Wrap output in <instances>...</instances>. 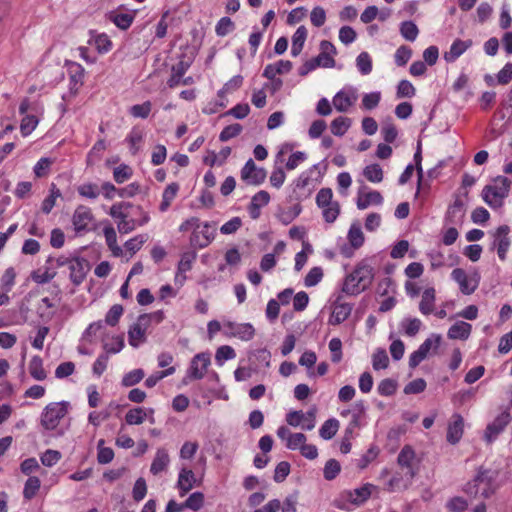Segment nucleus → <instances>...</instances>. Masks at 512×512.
Listing matches in <instances>:
<instances>
[{
  "instance_id": "obj_1",
  "label": "nucleus",
  "mask_w": 512,
  "mask_h": 512,
  "mask_svg": "<svg viewBox=\"0 0 512 512\" xmlns=\"http://www.w3.org/2000/svg\"><path fill=\"white\" fill-rule=\"evenodd\" d=\"M374 279V269L367 260L360 261L346 276L342 291L348 295H358L366 290Z\"/></svg>"
},
{
  "instance_id": "obj_2",
  "label": "nucleus",
  "mask_w": 512,
  "mask_h": 512,
  "mask_svg": "<svg viewBox=\"0 0 512 512\" xmlns=\"http://www.w3.org/2000/svg\"><path fill=\"white\" fill-rule=\"evenodd\" d=\"M498 475L497 470L480 467L473 483H468L465 491L469 494L480 493L484 498H488L495 492L494 483Z\"/></svg>"
},
{
  "instance_id": "obj_3",
  "label": "nucleus",
  "mask_w": 512,
  "mask_h": 512,
  "mask_svg": "<svg viewBox=\"0 0 512 512\" xmlns=\"http://www.w3.org/2000/svg\"><path fill=\"white\" fill-rule=\"evenodd\" d=\"M493 184L486 185L482 190V198L491 208H499L508 196L511 181L505 176H497Z\"/></svg>"
},
{
  "instance_id": "obj_4",
  "label": "nucleus",
  "mask_w": 512,
  "mask_h": 512,
  "mask_svg": "<svg viewBox=\"0 0 512 512\" xmlns=\"http://www.w3.org/2000/svg\"><path fill=\"white\" fill-rule=\"evenodd\" d=\"M69 407L67 401L49 403L41 413V425L46 430H54L68 413Z\"/></svg>"
},
{
  "instance_id": "obj_5",
  "label": "nucleus",
  "mask_w": 512,
  "mask_h": 512,
  "mask_svg": "<svg viewBox=\"0 0 512 512\" xmlns=\"http://www.w3.org/2000/svg\"><path fill=\"white\" fill-rule=\"evenodd\" d=\"M215 236V224L211 222H205L201 231L198 229L193 230L189 241L190 246L195 249L206 248L214 240Z\"/></svg>"
},
{
  "instance_id": "obj_6",
  "label": "nucleus",
  "mask_w": 512,
  "mask_h": 512,
  "mask_svg": "<svg viewBox=\"0 0 512 512\" xmlns=\"http://www.w3.org/2000/svg\"><path fill=\"white\" fill-rule=\"evenodd\" d=\"M509 232H510L509 226L501 225L492 234L493 241L491 243L490 250L493 251L496 249L498 257L502 261H504L506 259V254L511 245V240L508 236Z\"/></svg>"
},
{
  "instance_id": "obj_7",
  "label": "nucleus",
  "mask_w": 512,
  "mask_h": 512,
  "mask_svg": "<svg viewBox=\"0 0 512 512\" xmlns=\"http://www.w3.org/2000/svg\"><path fill=\"white\" fill-rule=\"evenodd\" d=\"M240 176L247 185L259 186L265 181L267 173L264 168L257 167L253 159H249L242 167Z\"/></svg>"
},
{
  "instance_id": "obj_8",
  "label": "nucleus",
  "mask_w": 512,
  "mask_h": 512,
  "mask_svg": "<svg viewBox=\"0 0 512 512\" xmlns=\"http://www.w3.org/2000/svg\"><path fill=\"white\" fill-rule=\"evenodd\" d=\"M211 363L210 354L209 353H198L196 354L191 362L190 366L187 370V375L184 379L186 383V379L190 380H200L205 376L208 366Z\"/></svg>"
},
{
  "instance_id": "obj_9",
  "label": "nucleus",
  "mask_w": 512,
  "mask_h": 512,
  "mask_svg": "<svg viewBox=\"0 0 512 512\" xmlns=\"http://www.w3.org/2000/svg\"><path fill=\"white\" fill-rule=\"evenodd\" d=\"M224 334L242 341H250L255 336V329L251 323H236L227 321L223 324Z\"/></svg>"
},
{
  "instance_id": "obj_10",
  "label": "nucleus",
  "mask_w": 512,
  "mask_h": 512,
  "mask_svg": "<svg viewBox=\"0 0 512 512\" xmlns=\"http://www.w3.org/2000/svg\"><path fill=\"white\" fill-rule=\"evenodd\" d=\"M149 327V317L140 315L137 322L130 326L128 330V341L132 347L137 348L146 341V330Z\"/></svg>"
},
{
  "instance_id": "obj_11",
  "label": "nucleus",
  "mask_w": 512,
  "mask_h": 512,
  "mask_svg": "<svg viewBox=\"0 0 512 512\" xmlns=\"http://www.w3.org/2000/svg\"><path fill=\"white\" fill-rule=\"evenodd\" d=\"M451 278L459 284L461 292L465 295L472 294L477 289L480 280L477 272L471 278H468L466 272L461 268L454 269Z\"/></svg>"
},
{
  "instance_id": "obj_12",
  "label": "nucleus",
  "mask_w": 512,
  "mask_h": 512,
  "mask_svg": "<svg viewBox=\"0 0 512 512\" xmlns=\"http://www.w3.org/2000/svg\"><path fill=\"white\" fill-rule=\"evenodd\" d=\"M347 238L350 243V247L343 246L341 248V254L346 258H350L353 256L354 250L359 249L365 241V237L359 222H354L351 224Z\"/></svg>"
},
{
  "instance_id": "obj_13",
  "label": "nucleus",
  "mask_w": 512,
  "mask_h": 512,
  "mask_svg": "<svg viewBox=\"0 0 512 512\" xmlns=\"http://www.w3.org/2000/svg\"><path fill=\"white\" fill-rule=\"evenodd\" d=\"M69 278L75 286H79L86 278L87 273L90 270V264L88 260L81 257H73L70 266Z\"/></svg>"
},
{
  "instance_id": "obj_14",
  "label": "nucleus",
  "mask_w": 512,
  "mask_h": 512,
  "mask_svg": "<svg viewBox=\"0 0 512 512\" xmlns=\"http://www.w3.org/2000/svg\"><path fill=\"white\" fill-rule=\"evenodd\" d=\"M511 417L508 412L500 413L492 423L488 424L485 430V439L488 443L493 442L498 435L505 429L510 422Z\"/></svg>"
},
{
  "instance_id": "obj_15",
  "label": "nucleus",
  "mask_w": 512,
  "mask_h": 512,
  "mask_svg": "<svg viewBox=\"0 0 512 512\" xmlns=\"http://www.w3.org/2000/svg\"><path fill=\"white\" fill-rule=\"evenodd\" d=\"M342 296H338L332 307V314L329 318V324L338 325L344 322L351 314L353 306L341 301Z\"/></svg>"
},
{
  "instance_id": "obj_16",
  "label": "nucleus",
  "mask_w": 512,
  "mask_h": 512,
  "mask_svg": "<svg viewBox=\"0 0 512 512\" xmlns=\"http://www.w3.org/2000/svg\"><path fill=\"white\" fill-rule=\"evenodd\" d=\"M415 474L414 469H408L407 471L402 470L401 472L395 473L388 483L390 490H405L409 488Z\"/></svg>"
},
{
  "instance_id": "obj_17",
  "label": "nucleus",
  "mask_w": 512,
  "mask_h": 512,
  "mask_svg": "<svg viewBox=\"0 0 512 512\" xmlns=\"http://www.w3.org/2000/svg\"><path fill=\"white\" fill-rule=\"evenodd\" d=\"M93 215L90 208L80 205L74 211L72 222L76 232L86 231L89 223L92 221Z\"/></svg>"
},
{
  "instance_id": "obj_18",
  "label": "nucleus",
  "mask_w": 512,
  "mask_h": 512,
  "mask_svg": "<svg viewBox=\"0 0 512 512\" xmlns=\"http://www.w3.org/2000/svg\"><path fill=\"white\" fill-rule=\"evenodd\" d=\"M196 477L194 472L188 468H182L179 472L177 488L181 497L186 495L195 485Z\"/></svg>"
},
{
  "instance_id": "obj_19",
  "label": "nucleus",
  "mask_w": 512,
  "mask_h": 512,
  "mask_svg": "<svg viewBox=\"0 0 512 512\" xmlns=\"http://www.w3.org/2000/svg\"><path fill=\"white\" fill-rule=\"evenodd\" d=\"M357 100V96L353 91L347 92L341 90L336 93L333 97V105L335 109L339 112H347L349 108L355 103Z\"/></svg>"
},
{
  "instance_id": "obj_20",
  "label": "nucleus",
  "mask_w": 512,
  "mask_h": 512,
  "mask_svg": "<svg viewBox=\"0 0 512 512\" xmlns=\"http://www.w3.org/2000/svg\"><path fill=\"white\" fill-rule=\"evenodd\" d=\"M464 420L459 414L453 415V421L449 423L447 430V441L450 444H456L460 441L463 435Z\"/></svg>"
},
{
  "instance_id": "obj_21",
  "label": "nucleus",
  "mask_w": 512,
  "mask_h": 512,
  "mask_svg": "<svg viewBox=\"0 0 512 512\" xmlns=\"http://www.w3.org/2000/svg\"><path fill=\"white\" fill-rule=\"evenodd\" d=\"M309 182H310L309 175L302 173L294 182L293 190L288 197L289 201L290 202H293V201L299 202L302 199L306 198L310 194V192L306 193V192H303L302 190H304L306 188V186L309 184Z\"/></svg>"
},
{
  "instance_id": "obj_22",
  "label": "nucleus",
  "mask_w": 512,
  "mask_h": 512,
  "mask_svg": "<svg viewBox=\"0 0 512 512\" xmlns=\"http://www.w3.org/2000/svg\"><path fill=\"white\" fill-rule=\"evenodd\" d=\"M134 18L135 12L123 13L119 11H111L107 14V19L121 30H127L133 23Z\"/></svg>"
},
{
  "instance_id": "obj_23",
  "label": "nucleus",
  "mask_w": 512,
  "mask_h": 512,
  "mask_svg": "<svg viewBox=\"0 0 512 512\" xmlns=\"http://www.w3.org/2000/svg\"><path fill=\"white\" fill-rule=\"evenodd\" d=\"M473 42L472 40H460V39H456L451 47H450V50L449 52H446L444 54V59L447 61V62H453L455 61L458 57H460L468 48H470L472 46Z\"/></svg>"
},
{
  "instance_id": "obj_24",
  "label": "nucleus",
  "mask_w": 512,
  "mask_h": 512,
  "mask_svg": "<svg viewBox=\"0 0 512 512\" xmlns=\"http://www.w3.org/2000/svg\"><path fill=\"white\" fill-rule=\"evenodd\" d=\"M471 330V324L464 321H458L449 328L447 336L450 339L466 340L470 336Z\"/></svg>"
},
{
  "instance_id": "obj_25",
  "label": "nucleus",
  "mask_w": 512,
  "mask_h": 512,
  "mask_svg": "<svg viewBox=\"0 0 512 512\" xmlns=\"http://www.w3.org/2000/svg\"><path fill=\"white\" fill-rule=\"evenodd\" d=\"M464 216V203L461 199L457 198L452 205L449 206L445 221L450 224L459 223Z\"/></svg>"
},
{
  "instance_id": "obj_26",
  "label": "nucleus",
  "mask_w": 512,
  "mask_h": 512,
  "mask_svg": "<svg viewBox=\"0 0 512 512\" xmlns=\"http://www.w3.org/2000/svg\"><path fill=\"white\" fill-rule=\"evenodd\" d=\"M308 31L305 26H299L295 33L292 36V47H291V55L293 57H297L305 44V41L307 39Z\"/></svg>"
},
{
  "instance_id": "obj_27",
  "label": "nucleus",
  "mask_w": 512,
  "mask_h": 512,
  "mask_svg": "<svg viewBox=\"0 0 512 512\" xmlns=\"http://www.w3.org/2000/svg\"><path fill=\"white\" fill-rule=\"evenodd\" d=\"M374 488V485L367 483L360 488H356L352 491H349L348 499L353 504H362L370 497L371 492Z\"/></svg>"
},
{
  "instance_id": "obj_28",
  "label": "nucleus",
  "mask_w": 512,
  "mask_h": 512,
  "mask_svg": "<svg viewBox=\"0 0 512 512\" xmlns=\"http://www.w3.org/2000/svg\"><path fill=\"white\" fill-rule=\"evenodd\" d=\"M190 67V64L185 61H179L177 64L173 65L171 68V76L167 81V85L169 88H175L177 87L181 80L183 75L186 73L188 68Z\"/></svg>"
},
{
  "instance_id": "obj_29",
  "label": "nucleus",
  "mask_w": 512,
  "mask_h": 512,
  "mask_svg": "<svg viewBox=\"0 0 512 512\" xmlns=\"http://www.w3.org/2000/svg\"><path fill=\"white\" fill-rule=\"evenodd\" d=\"M383 202V197L378 191H370L364 195H359L357 198V208L360 210H364L368 208L370 205H380Z\"/></svg>"
},
{
  "instance_id": "obj_30",
  "label": "nucleus",
  "mask_w": 512,
  "mask_h": 512,
  "mask_svg": "<svg viewBox=\"0 0 512 512\" xmlns=\"http://www.w3.org/2000/svg\"><path fill=\"white\" fill-rule=\"evenodd\" d=\"M170 462L169 455L165 449H158L152 461L150 472L157 475L164 471Z\"/></svg>"
},
{
  "instance_id": "obj_31",
  "label": "nucleus",
  "mask_w": 512,
  "mask_h": 512,
  "mask_svg": "<svg viewBox=\"0 0 512 512\" xmlns=\"http://www.w3.org/2000/svg\"><path fill=\"white\" fill-rule=\"evenodd\" d=\"M435 302V289L427 288L422 294V299L419 304V310L424 315H429L433 312Z\"/></svg>"
},
{
  "instance_id": "obj_32",
  "label": "nucleus",
  "mask_w": 512,
  "mask_h": 512,
  "mask_svg": "<svg viewBox=\"0 0 512 512\" xmlns=\"http://www.w3.org/2000/svg\"><path fill=\"white\" fill-rule=\"evenodd\" d=\"M29 373L37 381L46 379L47 374L43 368V360L40 356H33L29 363Z\"/></svg>"
},
{
  "instance_id": "obj_33",
  "label": "nucleus",
  "mask_w": 512,
  "mask_h": 512,
  "mask_svg": "<svg viewBox=\"0 0 512 512\" xmlns=\"http://www.w3.org/2000/svg\"><path fill=\"white\" fill-rule=\"evenodd\" d=\"M103 232L106 244L112 251L113 255L116 257L122 256L123 251L117 244V235L115 229L112 226H108L104 228Z\"/></svg>"
},
{
  "instance_id": "obj_34",
  "label": "nucleus",
  "mask_w": 512,
  "mask_h": 512,
  "mask_svg": "<svg viewBox=\"0 0 512 512\" xmlns=\"http://www.w3.org/2000/svg\"><path fill=\"white\" fill-rule=\"evenodd\" d=\"M352 121L348 117L339 116L335 118L330 125L331 132L335 136H343L351 127Z\"/></svg>"
},
{
  "instance_id": "obj_35",
  "label": "nucleus",
  "mask_w": 512,
  "mask_h": 512,
  "mask_svg": "<svg viewBox=\"0 0 512 512\" xmlns=\"http://www.w3.org/2000/svg\"><path fill=\"white\" fill-rule=\"evenodd\" d=\"M339 429V421L335 418L326 420L319 429V435L324 440L333 438Z\"/></svg>"
},
{
  "instance_id": "obj_36",
  "label": "nucleus",
  "mask_w": 512,
  "mask_h": 512,
  "mask_svg": "<svg viewBox=\"0 0 512 512\" xmlns=\"http://www.w3.org/2000/svg\"><path fill=\"white\" fill-rule=\"evenodd\" d=\"M414 457V450L410 446H404L397 457V462L401 466V470L407 471L408 469H413L412 461Z\"/></svg>"
},
{
  "instance_id": "obj_37",
  "label": "nucleus",
  "mask_w": 512,
  "mask_h": 512,
  "mask_svg": "<svg viewBox=\"0 0 512 512\" xmlns=\"http://www.w3.org/2000/svg\"><path fill=\"white\" fill-rule=\"evenodd\" d=\"M147 413L144 408L136 407L130 409L125 415V421L129 425H140L144 422Z\"/></svg>"
},
{
  "instance_id": "obj_38",
  "label": "nucleus",
  "mask_w": 512,
  "mask_h": 512,
  "mask_svg": "<svg viewBox=\"0 0 512 512\" xmlns=\"http://www.w3.org/2000/svg\"><path fill=\"white\" fill-rule=\"evenodd\" d=\"M400 34L407 41L413 42L419 34V29L413 21H404L400 25Z\"/></svg>"
},
{
  "instance_id": "obj_39",
  "label": "nucleus",
  "mask_w": 512,
  "mask_h": 512,
  "mask_svg": "<svg viewBox=\"0 0 512 512\" xmlns=\"http://www.w3.org/2000/svg\"><path fill=\"white\" fill-rule=\"evenodd\" d=\"M363 175L373 183H379L383 180V170L379 164H371L364 168Z\"/></svg>"
},
{
  "instance_id": "obj_40",
  "label": "nucleus",
  "mask_w": 512,
  "mask_h": 512,
  "mask_svg": "<svg viewBox=\"0 0 512 512\" xmlns=\"http://www.w3.org/2000/svg\"><path fill=\"white\" fill-rule=\"evenodd\" d=\"M100 188L95 183H83L77 187L80 196L88 199H96L100 195Z\"/></svg>"
},
{
  "instance_id": "obj_41",
  "label": "nucleus",
  "mask_w": 512,
  "mask_h": 512,
  "mask_svg": "<svg viewBox=\"0 0 512 512\" xmlns=\"http://www.w3.org/2000/svg\"><path fill=\"white\" fill-rule=\"evenodd\" d=\"M40 480L38 477L31 476L29 477L24 485L23 489V497L27 500H31L37 494L40 489Z\"/></svg>"
},
{
  "instance_id": "obj_42",
  "label": "nucleus",
  "mask_w": 512,
  "mask_h": 512,
  "mask_svg": "<svg viewBox=\"0 0 512 512\" xmlns=\"http://www.w3.org/2000/svg\"><path fill=\"white\" fill-rule=\"evenodd\" d=\"M144 376L145 373L143 369H134L123 376L121 385L123 387H132L142 381Z\"/></svg>"
},
{
  "instance_id": "obj_43",
  "label": "nucleus",
  "mask_w": 512,
  "mask_h": 512,
  "mask_svg": "<svg viewBox=\"0 0 512 512\" xmlns=\"http://www.w3.org/2000/svg\"><path fill=\"white\" fill-rule=\"evenodd\" d=\"M39 119L35 115H25L20 124V131L23 137L29 136L37 127Z\"/></svg>"
},
{
  "instance_id": "obj_44",
  "label": "nucleus",
  "mask_w": 512,
  "mask_h": 512,
  "mask_svg": "<svg viewBox=\"0 0 512 512\" xmlns=\"http://www.w3.org/2000/svg\"><path fill=\"white\" fill-rule=\"evenodd\" d=\"M389 364L387 352L383 348H378L372 356V366L375 370L386 369Z\"/></svg>"
},
{
  "instance_id": "obj_45",
  "label": "nucleus",
  "mask_w": 512,
  "mask_h": 512,
  "mask_svg": "<svg viewBox=\"0 0 512 512\" xmlns=\"http://www.w3.org/2000/svg\"><path fill=\"white\" fill-rule=\"evenodd\" d=\"M356 66L362 75H368L372 71V60L367 52H361L356 58Z\"/></svg>"
},
{
  "instance_id": "obj_46",
  "label": "nucleus",
  "mask_w": 512,
  "mask_h": 512,
  "mask_svg": "<svg viewBox=\"0 0 512 512\" xmlns=\"http://www.w3.org/2000/svg\"><path fill=\"white\" fill-rule=\"evenodd\" d=\"M421 325L422 322L418 318H405L401 322V327L410 337L415 336L419 332Z\"/></svg>"
},
{
  "instance_id": "obj_47",
  "label": "nucleus",
  "mask_w": 512,
  "mask_h": 512,
  "mask_svg": "<svg viewBox=\"0 0 512 512\" xmlns=\"http://www.w3.org/2000/svg\"><path fill=\"white\" fill-rule=\"evenodd\" d=\"M204 504V494L202 492H194L192 493L186 501L183 503V506L187 509H191L193 511H198L202 508Z\"/></svg>"
},
{
  "instance_id": "obj_48",
  "label": "nucleus",
  "mask_w": 512,
  "mask_h": 512,
  "mask_svg": "<svg viewBox=\"0 0 512 512\" xmlns=\"http://www.w3.org/2000/svg\"><path fill=\"white\" fill-rule=\"evenodd\" d=\"M16 272L13 267L5 270L0 280L1 289L5 292H10L15 284Z\"/></svg>"
},
{
  "instance_id": "obj_49",
  "label": "nucleus",
  "mask_w": 512,
  "mask_h": 512,
  "mask_svg": "<svg viewBox=\"0 0 512 512\" xmlns=\"http://www.w3.org/2000/svg\"><path fill=\"white\" fill-rule=\"evenodd\" d=\"M324 220L327 223H333L340 214V205L337 201L321 208Z\"/></svg>"
},
{
  "instance_id": "obj_50",
  "label": "nucleus",
  "mask_w": 512,
  "mask_h": 512,
  "mask_svg": "<svg viewBox=\"0 0 512 512\" xmlns=\"http://www.w3.org/2000/svg\"><path fill=\"white\" fill-rule=\"evenodd\" d=\"M243 130V127L239 123L231 124L226 126L219 135L221 142H226L236 136H238Z\"/></svg>"
},
{
  "instance_id": "obj_51",
  "label": "nucleus",
  "mask_w": 512,
  "mask_h": 512,
  "mask_svg": "<svg viewBox=\"0 0 512 512\" xmlns=\"http://www.w3.org/2000/svg\"><path fill=\"white\" fill-rule=\"evenodd\" d=\"M103 444L104 440H99L97 460L100 464H108L114 458V451L110 447H103Z\"/></svg>"
},
{
  "instance_id": "obj_52",
  "label": "nucleus",
  "mask_w": 512,
  "mask_h": 512,
  "mask_svg": "<svg viewBox=\"0 0 512 512\" xmlns=\"http://www.w3.org/2000/svg\"><path fill=\"white\" fill-rule=\"evenodd\" d=\"M235 28L234 22L229 17H222L215 27V32L218 36L224 37Z\"/></svg>"
},
{
  "instance_id": "obj_53",
  "label": "nucleus",
  "mask_w": 512,
  "mask_h": 512,
  "mask_svg": "<svg viewBox=\"0 0 512 512\" xmlns=\"http://www.w3.org/2000/svg\"><path fill=\"white\" fill-rule=\"evenodd\" d=\"M397 389V382L393 379H383L377 387V391L382 396H392Z\"/></svg>"
},
{
  "instance_id": "obj_54",
  "label": "nucleus",
  "mask_w": 512,
  "mask_h": 512,
  "mask_svg": "<svg viewBox=\"0 0 512 512\" xmlns=\"http://www.w3.org/2000/svg\"><path fill=\"white\" fill-rule=\"evenodd\" d=\"M341 466L340 463L335 459H330L326 462L324 467V478L326 480H333L337 477V475L340 473Z\"/></svg>"
},
{
  "instance_id": "obj_55",
  "label": "nucleus",
  "mask_w": 512,
  "mask_h": 512,
  "mask_svg": "<svg viewBox=\"0 0 512 512\" xmlns=\"http://www.w3.org/2000/svg\"><path fill=\"white\" fill-rule=\"evenodd\" d=\"M197 254L195 251L184 252L181 255V259L178 263V271L180 273H185L189 271L192 267V263L195 261Z\"/></svg>"
},
{
  "instance_id": "obj_56",
  "label": "nucleus",
  "mask_w": 512,
  "mask_h": 512,
  "mask_svg": "<svg viewBox=\"0 0 512 512\" xmlns=\"http://www.w3.org/2000/svg\"><path fill=\"white\" fill-rule=\"evenodd\" d=\"M323 278V270L321 267H313L307 273L304 279L306 287L316 286Z\"/></svg>"
},
{
  "instance_id": "obj_57",
  "label": "nucleus",
  "mask_w": 512,
  "mask_h": 512,
  "mask_svg": "<svg viewBox=\"0 0 512 512\" xmlns=\"http://www.w3.org/2000/svg\"><path fill=\"white\" fill-rule=\"evenodd\" d=\"M412 56V49L408 46H400L394 55L397 66H405Z\"/></svg>"
},
{
  "instance_id": "obj_58",
  "label": "nucleus",
  "mask_w": 512,
  "mask_h": 512,
  "mask_svg": "<svg viewBox=\"0 0 512 512\" xmlns=\"http://www.w3.org/2000/svg\"><path fill=\"white\" fill-rule=\"evenodd\" d=\"M236 357L235 350L228 345L220 346L215 354L216 362L222 365L223 361L234 359Z\"/></svg>"
},
{
  "instance_id": "obj_59",
  "label": "nucleus",
  "mask_w": 512,
  "mask_h": 512,
  "mask_svg": "<svg viewBox=\"0 0 512 512\" xmlns=\"http://www.w3.org/2000/svg\"><path fill=\"white\" fill-rule=\"evenodd\" d=\"M441 341L442 337L440 334H432L419 346V349H421L428 356L432 348L434 350L439 348Z\"/></svg>"
},
{
  "instance_id": "obj_60",
  "label": "nucleus",
  "mask_w": 512,
  "mask_h": 512,
  "mask_svg": "<svg viewBox=\"0 0 512 512\" xmlns=\"http://www.w3.org/2000/svg\"><path fill=\"white\" fill-rule=\"evenodd\" d=\"M123 314V307L120 304L113 305L105 316V323L110 326H115L121 315Z\"/></svg>"
},
{
  "instance_id": "obj_61",
  "label": "nucleus",
  "mask_w": 512,
  "mask_h": 512,
  "mask_svg": "<svg viewBox=\"0 0 512 512\" xmlns=\"http://www.w3.org/2000/svg\"><path fill=\"white\" fill-rule=\"evenodd\" d=\"M333 192L330 188H322L316 195V204L319 208L326 207L333 203Z\"/></svg>"
},
{
  "instance_id": "obj_62",
  "label": "nucleus",
  "mask_w": 512,
  "mask_h": 512,
  "mask_svg": "<svg viewBox=\"0 0 512 512\" xmlns=\"http://www.w3.org/2000/svg\"><path fill=\"white\" fill-rule=\"evenodd\" d=\"M151 106L150 101H146L142 104H136L130 108V113L134 117L145 119L151 112Z\"/></svg>"
},
{
  "instance_id": "obj_63",
  "label": "nucleus",
  "mask_w": 512,
  "mask_h": 512,
  "mask_svg": "<svg viewBox=\"0 0 512 512\" xmlns=\"http://www.w3.org/2000/svg\"><path fill=\"white\" fill-rule=\"evenodd\" d=\"M131 176H132L131 168L125 164H121L120 166L116 167L113 171V178L119 184L125 182Z\"/></svg>"
},
{
  "instance_id": "obj_64",
  "label": "nucleus",
  "mask_w": 512,
  "mask_h": 512,
  "mask_svg": "<svg viewBox=\"0 0 512 512\" xmlns=\"http://www.w3.org/2000/svg\"><path fill=\"white\" fill-rule=\"evenodd\" d=\"M446 507L451 512H464L468 507V503L462 497H453L447 502Z\"/></svg>"
}]
</instances>
